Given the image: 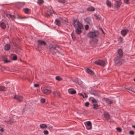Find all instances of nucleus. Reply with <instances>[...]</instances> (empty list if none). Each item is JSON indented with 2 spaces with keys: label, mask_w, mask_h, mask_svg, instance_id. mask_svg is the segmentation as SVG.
<instances>
[{
  "label": "nucleus",
  "mask_w": 135,
  "mask_h": 135,
  "mask_svg": "<svg viewBox=\"0 0 135 135\" xmlns=\"http://www.w3.org/2000/svg\"><path fill=\"white\" fill-rule=\"evenodd\" d=\"M73 23L74 27L75 28V32L78 35H80L82 32L81 29L83 28L82 24L79 22L78 20H73Z\"/></svg>",
  "instance_id": "1"
},
{
  "label": "nucleus",
  "mask_w": 135,
  "mask_h": 135,
  "mask_svg": "<svg viewBox=\"0 0 135 135\" xmlns=\"http://www.w3.org/2000/svg\"><path fill=\"white\" fill-rule=\"evenodd\" d=\"M61 49L57 45H54L50 46V51L51 53L54 55H55L57 56H59L61 55L60 51Z\"/></svg>",
  "instance_id": "2"
},
{
  "label": "nucleus",
  "mask_w": 135,
  "mask_h": 135,
  "mask_svg": "<svg viewBox=\"0 0 135 135\" xmlns=\"http://www.w3.org/2000/svg\"><path fill=\"white\" fill-rule=\"evenodd\" d=\"M99 35V33L98 31L95 30L93 32H90L88 33L87 36L90 38L97 37Z\"/></svg>",
  "instance_id": "3"
},
{
  "label": "nucleus",
  "mask_w": 135,
  "mask_h": 135,
  "mask_svg": "<svg viewBox=\"0 0 135 135\" xmlns=\"http://www.w3.org/2000/svg\"><path fill=\"white\" fill-rule=\"evenodd\" d=\"M41 90L43 93L47 95L49 94L51 92V90L47 86L42 87Z\"/></svg>",
  "instance_id": "4"
},
{
  "label": "nucleus",
  "mask_w": 135,
  "mask_h": 135,
  "mask_svg": "<svg viewBox=\"0 0 135 135\" xmlns=\"http://www.w3.org/2000/svg\"><path fill=\"white\" fill-rule=\"evenodd\" d=\"M119 57L117 56L114 59L115 64L118 66L121 65L124 62V60Z\"/></svg>",
  "instance_id": "5"
},
{
  "label": "nucleus",
  "mask_w": 135,
  "mask_h": 135,
  "mask_svg": "<svg viewBox=\"0 0 135 135\" xmlns=\"http://www.w3.org/2000/svg\"><path fill=\"white\" fill-rule=\"evenodd\" d=\"M38 50L40 51L42 50L41 46L42 45L45 46L46 44L45 42L42 40H38Z\"/></svg>",
  "instance_id": "6"
},
{
  "label": "nucleus",
  "mask_w": 135,
  "mask_h": 135,
  "mask_svg": "<svg viewBox=\"0 0 135 135\" xmlns=\"http://www.w3.org/2000/svg\"><path fill=\"white\" fill-rule=\"evenodd\" d=\"M94 63L95 64L102 66L105 65V62L104 61L101 60H97L95 61Z\"/></svg>",
  "instance_id": "7"
},
{
  "label": "nucleus",
  "mask_w": 135,
  "mask_h": 135,
  "mask_svg": "<svg viewBox=\"0 0 135 135\" xmlns=\"http://www.w3.org/2000/svg\"><path fill=\"white\" fill-rule=\"evenodd\" d=\"M121 4V2L120 1H116L115 3L114 4V7L118 9Z\"/></svg>",
  "instance_id": "8"
},
{
  "label": "nucleus",
  "mask_w": 135,
  "mask_h": 135,
  "mask_svg": "<svg viewBox=\"0 0 135 135\" xmlns=\"http://www.w3.org/2000/svg\"><path fill=\"white\" fill-rule=\"evenodd\" d=\"M6 16L11 20L14 21L16 18V16L14 15H12L11 14H6Z\"/></svg>",
  "instance_id": "9"
},
{
  "label": "nucleus",
  "mask_w": 135,
  "mask_h": 135,
  "mask_svg": "<svg viewBox=\"0 0 135 135\" xmlns=\"http://www.w3.org/2000/svg\"><path fill=\"white\" fill-rule=\"evenodd\" d=\"M53 94L54 97L59 98L60 97V94L58 91L55 90L53 91Z\"/></svg>",
  "instance_id": "10"
},
{
  "label": "nucleus",
  "mask_w": 135,
  "mask_h": 135,
  "mask_svg": "<svg viewBox=\"0 0 135 135\" xmlns=\"http://www.w3.org/2000/svg\"><path fill=\"white\" fill-rule=\"evenodd\" d=\"M85 124L87 129H90L91 128V124L90 122H87Z\"/></svg>",
  "instance_id": "11"
},
{
  "label": "nucleus",
  "mask_w": 135,
  "mask_h": 135,
  "mask_svg": "<svg viewBox=\"0 0 135 135\" xmlns=\"http://www.w3.org/2000/svg\"><path fill=\"white\" fill-rule=\"evenodd\" d=\"M14 98L17 99V100L19 102L21 101L23 99V98L22 97L18 95H15Z\"/></svg>",
  "instance_id": "12"
},
{
  "label": "nucleus",
  "mask_w": 135,
  "mask_h": 135,
  "mask_svg": "<svg viewBox=\"0 0 135 135\" xmlns=\"http://www.w3.org/2000/svg\"><path fill=\"white\" fill-rule=\"evenodd\" d=\"M2 60L4 61L5 63H7L10 62V60H8L7 58L5 56H3L2 57Z\"/></svg>",
  "instance_id": "13"
},
{
  "label": "nucleus",
  "mask_w": 135,
  "mask_h": 135,
  "mask_svg": "<svg viewBox=\"0 0 135 135\" xmlns=\"http://www.w3.org/2000/svg\"><path fill=\"white\" fill-rule=\"evenodd\" d=\"M118 52L119 55L118 57L122 58L123 56L122 50L121 49H119L118 50Z\"/></svg>",
  "instance_id": "14"
},
{
  "label": "nucleus",
  "mask_w": 135,
  "mask_h": 135,
  "mask_svg": "<svg viewBox=\"0 0 135 135\" xmlns=\"http://www.w3.org/2000/svg\"><path fill=\"white\" fill-rule=\"evenodd\" d=\"M69 93L71 94H74L76 93V91L73 89H69L68 90Z\"/></svg>",
  "instance_id": "15"
},
{
  "label": "nucleus",
  "mask_w": 135,
  "mask_h": 135,
  "mask_svg": "<svg viewBox=\"0 0 135 135\" xmlns=\"http://www.w3.org/2000/svg\"><path fill=\"white\" fill-rule=\"evenodd\" d=\"M128 32V30H123L121 31V33L122 35L124 36Z\"/></svg>",
  "instance_id": "16"
},
{
  "label": "nucleus",
  "mask_w": 135,
  "mask_h": 135,
  "mask_svg": "<svg viewBox=\"0 0 135 135\" xmlns=\"http://www.w3.org/2000/svg\"><path fill=\"white\" fill-rule=\"evenodd\" d=\"M84 20L86 22L89 24H91V21L90 18L87 17L84 19Z\"/></svg>",
  "instance_id": "17"
},
{
  "label": "nucleus",
  "mask_w": 135,
  "mask_h": 135,
  "mask_svg": "<svg viewBox=\"0 0 135 135\" xmlns=\"http://www.w3.org/2000/svg\"><path fill=\"white\" fill-rule=\"evenodd\" d=\"M7 88L3 85L0 86V91H4L6 90Z\"/></svg>",
  "instance_id": "18"
},
{
  "label": "nucleus",
  "mask_w": 135,
  "mask_h": 135,
  "mask_svg": "<svg viewBox=\"0 0 135 135\" xmlns=\"http://www.w3.org/2000/svg\"><path fill=\"white\" fill-rule=\"evenodd\" d=\"M52 12L51 10H48L47 11L46 14V16L47 17H48L50 15H52Z\"/></svg>",
  "instance_id": "19"
},
{
  "label": "nucleus",
  "mask_w": 135,
  "mask_h": 135,
  "mask_svg": "<svg viewBox=\"0 0 135 135\" xmlns=\"http://www.w3.org/2000/svg\"><path fill=\"white\" fill-rule=\"evenodd\" d=\"M5 122L7 123H8L12 124L15 122L16 121L14 120L13 119L11 118L10 119V120L9 121H5Z\"/></svg>",
  "instance_id": "20"
},
{
  "label": "nucleus",
  "mask_w": 135,
  "mask_h": 135,
  "mask_svg": "<svg viewBox=\"0 0 135 135\" xmlns=\"http://www.w3.org/2000/svg\"><path fill=\"white\" fill-rule=\"evenodd\" d=\"M105 118L107 120H108L110 118V116L108 113L105 112L104 114Z\"/></svg>",
  "instance_id": "21"
},
{
  "label": "nucleus",
  "mask_w": 135,
  "mask_h": 135,
  "mask_svg": "<svg viewBox=\"0 0 135 135\" xmlns=\"http://www.w3.org/2000/svg\"><path fill=\"white\" fill-rule=\"evenodd\" d=\"M10 48V46L9 44H7L5 45L4 46V50L6 51L9 50Z\"/></svg>",
  "instance_id": "22"
},
{
  "label": "nucleus",
  "mask_w": 135,
  "mask_h": 135,
  "mask_svg": "<svg viewBox=\"0 0 135 135\" xmlns=\"http://www.w3.org/2000/svg\"><path fill=\"white\" fill-rule=\"evenodd\" d=\"M86 71L88 73L90 74H92L93 73V71L88 68H87L86 69Z\"/></svg>",
  "instance_id": "23"
},
{
  "label": "nucleus",
  "mask_w": 135,
  "mask_h": 135,
  "mask_svg": "<svg viewBox=\"0 0 135 135\" xmlns=\"http://www.w3.org/2000/svg\"><path fill=\"white\" fill-rule=\"evenodd\" d=\"M1 27L3 29H4L6 27V25L5 23L3 22H1L0 24Z\"/></svg>",
  "instance_id": "24"
},
{
  "label": "nucleus",
  "mask_w": 135,
  "mask_h": 135,
  "mask_svg": "<svg viewBox=\"0 0 135 135\" xmlns=\"http://www.w3.org/2000/svg\"><path fill=\"white\" fill-rule=\"evenodd\" d=\"M40 127L41 128L44 129L47 128V126L46 124H43L40 125Z\"/></svg>",
  "instance_id": "25"
},
{
  "label": "nucleus",
  "mask_w": 135,
  "mask_h": 135,
  "mask_svg": "<svg viewBox=\"0 0 135 135\" xmlns=\"http://www.w3.org/2000/svg\"><path fill=\"white\" fill-rule=\"evenodd\" d=\"M87 10L88 11H94L95 10V8L93 7H91L87 9Z\"/></svg>",
  "instance_id": "26"
},
{
  "label": "nucleus",
  "mask_w": 135,
  "mask_h": 135,
  "mask_svg": "<svg viewBox=\"0 0 135 135\" xmlns=\"http://www.w3.org/2000/svg\"><path fill=\"white\" fill-rule=\"evenodd\" d=\"M55 24L58 26L60 25L61 24L60 21L58 19H57L55 20Z\"/></svg>",
  "instance_id": "27"
},
{
  "label": "nucleus",
  "mask_w": 135,
  "mask_h": 135,
  "mask_svg": "<svg viewBox=\"0 0 135 135\" xmlns=\"http://www.w3.org/2000/svg\"><path fill=\"white\" fill-rule=\"evenodd\" d=\"M106 4L108 6L110 7L111 6V3L110 1L108 0H107Z\"/></svg>",
  "instance_id": "28"
},
{
  "label": "nucleus",
  "mask_w": 135,
  "mask_h": 135,
  "mask_svg": "<svg viewBox=\"0 0 135 135\" xmlns=\"http://www.w3.org/2000/svg\"><path fill=\"white\" fill-rule=\"evenodd\" d=\"M93 108L94 109H97L98 107H99V106L97 104H94L93 105Z\"/></svg>",
  "instance_id": "29"
},
{
  "label": "nucleus",
  "mask_w": 135,
  "mask_h": 135,
  "mask_svg": "<svg viewBox=\"0 0 135 135\" xmlns=\"http://www.w3.org/2000/svg\"><path fill=\"white\" fill-rule=\"evenodd\" d=\"M126 89L135 93V91L134 90V89L131 87L126 88Z\"/></svg>",
  "instance_id": "30"
},
{
  "label": "nucleus",
  "mask_w": 135,
  "mask_h": 135,
  "mask_svg": "<svg viewBox=\"0 0 135 135\" xmlns=\"http://www.w3.org/2000/svg\"><path fill=\"white\" fill-rule=\"evenodd\" d=\"M18 3L19 6L22 7L25 4V2H19Z\"/></svg>",
  "instance_id": "31"
},
{
  "label": "nucleus",
  "mask_w": 135,
  "mask_h": 135,
  "mask_svg": "<svg viewBox=\"0 0 135 135\" xmlns=\"http://www.w3.org/2000/svg\"><path fill=\"white\" fill-rule=\"evenodd\" d=\"M55 79L56 80L58 81H61L62 79L59 76H56L55 78Z\"/></svg>",
  "instance_id": "32"
},
{
  "label": "nucleus",
  "mask_w": 135,
  "mask_h": 135,
  "mask_svg": "<svg viewBox=\"0 0 135 135\" xmlns=\"http://www.w3.org/2000/svg\"><path fill=\"white\" fill-rule=\"evenodd\" d=\"M84 94H85V96H84V95H83V94H82L81 93H79L78 94L80 96L83 97V98H84L85 97V98H87L88 96L86 95L85 93H84Z\"/></svg>",
  "instance_id": "33"
},
{
  "label": "nucleus",
  "mask_w": 135,
  "mask_h": 135,
  "mask_svg": "<svg viewBox=\"0 0 135 135\" xmlns=\"http://www.w3.org/2000/svg\"><path fill=\"white\" fill-rule=\"evenodd\" d=\"M29 9L27 8H25L24 9V11L26 13H28L29 11Z\"/></svg>",
  "instance_id": "34"
},
{
  "label": "nucleus",
  "mask_w": 135,
  "mask_h": 135,
  "mask_svg": "<svg viewBox=\"0 0 135 135\" xmlns=\"http://www.w3.org/2000/svg\"><path fill=\"white\" fill-rule=\"evenodd\" d=\"M58 1L59 2L62 3H64L66 2V0H58Z\"/></svg>",
  "instance_id": "35"
},
{
  "label": "nucleus",
  "mask_w": 135,
  "mask_h": 135,
  "mask_svg": "<svg viewBox=\"0 0 135 135\" xmlns=\"http://www.w3.org/2000/svg\"><path fill=\"white\" fill-rule=\"evenodd\" d=\"M44 1L43 0H38L37 3L38 4H41L43 3Z\"/></svg>",
  "instance_id": "36"
},
{
  "label": "nucleus",
  "mask_w": 135,
  "mask_h": 135,
  "mask_svg": "<svg viewBox=\"0 0 135 135\" xmlns=\"http://www.w3.org/2000/svg\"><path fill=\"white\" fill-rule=\"evenodd\" d=\"M116 130L117 131L119 132H121L122 131V129L119 127H118L116 128Z\"/></svg>",
  "instance_id": "37"
},
{
  "label": "nucleus",
  "mask_w": 135,
  "mask_h": 135,
  "mask_svg": "<svg viewBox=\"0 0 135 135\" xmlns=\"http://www.w3.org/2000/svg\"><path fill=\"white\" fill-rule=\"evenodd\" d=\"M43 133L45 135H48L49 134V132L47 130H45L43 131Z\"/></svg>",
  "instance_id": "38"
},
{
  "label": "nucleus",
  "mask_w": 135,
  "mask_h": 135,
  "mask_svg": "<svg viewBox=\"0 0 135 135\" xmlns=\"http://www.w3.org/2000/svg\"><path fill=\"white\" fill-rule=\"evenodd\" d=\"M17 59V56L15 55H14V56H13V59L14 60H16Z\"/></svg>",
  "instance_id": "39"
},
{
  "label": "nucleus",
  "mask_w": 135,
  "mask_h": 135,
  "mask_svg": "<svg viewBox=\"0 0 135 135\" xmlns=\"http://www.w3.org/2000/svg\"><path fill=\"white\" fill-rule=\"evenodd\" d=\"M106 100L107 101V102L108 103V104H112V101L109 100L107 99Z\"/></svg>",
  "instance_id": "40"
},
{
  "label": "nucleus",
  "mask_w": 135,
  "mask_h": 135,
  "mask_svg": "<svg viewBox=\"0 0 135 135\" xmlns=\"http://www.w3.org/2000/svg\"><path fill=\"white\" fill-rule=\"evenodd\" d=\"M71 36L73 40H75V37L74 35L73 34V33H71Z\"/></svg>",
  "instance_id": "41"
},
{
  "label": "nucleus",
  "mask_w": 135,
  "mask_h": 135,
  "mask_svg": "<svg viewBox=\"0 0 135 135\" xmlns=\"http://www.w3.org/2000/svg\"><path fill=\"white\" fill-rule=\"evenodd\" d=\"M91 101L93 103H97V100L95 99H93Z\"/></svg>",
  "instance_id": "42"
},
{
  "label": "nucleus",
  "mask_w": 135,
  "mask_h": 135,
  "mask_svg": "<svg viewBox=\"0 0 135 135\" xmlns=\"http://www.w3.org/2000/svg\"><path fill=\"white\" fill-rule=\"evenodd\" d=\"M41 102L43 103H44L45 101V100L44 98H41Z\"/></svg>",
  "instance_id": "43"
},
{
  "label": "nucleus",
  "mask_w": 135,
  "mask_h": 135,
  "mask_svg": "<svg viewBox=\"0 0 135 135\" xmlns=\"http://www.w3.org/2000/svg\"><path fill=\"white\" fill-rule=\"evenodd\" d=\"M89 104V103L88 102H86L85 103V105L86 107H88Z\"/></svg>",
  "instance_id": "44"
},
{
  "label": "nucleus",
  "mask_w": 135,
  "mask_h": 135,
  "mask_svg": "<svg viewBox=\"0 0 135 135\" xmlns=\"http://www.w3.org/2000/svg\"><path fill=\"white\" fill-rule=\"evenodd\" d=\"M129 133L130 134L133 135L134 134V132L132 131H130L129 132Z\"/></svg>",
  "instance_id": "45"
},
{
  "label": "nucleus",
  "mask_w": 135,
  "mask_h": 135,
  "mask_svg": "<svg viewBox=\"0 0 135 135\" xmlns=\"http://www.w3.org/2000/svg\"><path fill=\"white\" fill-rule=\"evenodd\" d=\"M91 94H93V95H95V96H99V95H98V94H97V93H91Z\"/></svg>",
  "instance_id": "46"
},
{
  "label": "nucleus",
  "mask_w": 135,
  "mask_h": 135,
  "mask_svg": "<svg viewBox=\"0 0 135 135\" xmlns=\"http://www.w3.org/2000/svg\"><path fill=\"white\" fill-rule=\"evenodd\" d=\"M47 128L51 130L52 129V126H49L47 127Z\"/></svg>",
  "instance_id": "47"
},
{
  "label": "nucleus",
  "mask_w": 135,
  "mask_h": 135,
  "mask_svg": "<svg viewBox=\"0 0 135 135\" xmlns=\"http://www.w3.org/2000/svg\"><path fill=\"white\" fill-rule=\"evenodd\" d=\"M94 16L96 17V19L97 20H100V18L96 15H94Z\"/></svg>",
  "instance_id": "48"
},
{
  "label": "nucleus",
  "mask_w": 135,
  "mask_h": 135,
  "mask_svg": "<svg viewBox=\"0 0 135 135\" xmlns=\"http://www.w3.org/2000/svg\"><path fill=\"white\" fill-rule=\"evenodd\" d=\"M89 28V26L88 25H86L85 26V29L87 30Z\"/></svg>",
  "instance_id": "49"
},
{
  "label": "nucleus",
  "mask_w": 135,
  "mask_h": 135,
  "mask_svg": "<svg viewBox=\"0 0 135 135\" xmlns=\"http://www.w3.org/2000/svg\"><path fill=\"white\" fill-rule=\"evenodd\" d=\"M0 131L1 132H3L4 131V129H3V128L2 127H1L0 126Z\"/></svg>",
  "instance_id": "50"
},
{
  "label": "nucleus",
  "mask_w": 135,
  "mask_h": 135,
  "mask_svg": "<svg viewBox=\"0 0 135 135\" xmlns=\"http://www.w3.org/2000/svg\"><path fill=\"white\" fill-rule=\"evenodd\" d=\"M34 85L35 87H38L39 86V85L37 84H34Z\"/></svg>",
  "instance_id": "51"
},
{
  "label": "nucleus",
  "mask_w": 135,
  "mask_h": 135,
  "mask_svg": "<svg viewBox=\"0 0 135 135\" xmlns=\"http://www.w3.org/2000/svg\"><path fill=\"white\" fill-rule=\"evenodd\" d=\"M124 2L126 3H128L129 2V0H124Z\"/></svg>",
  "instance_id": "52"
},
{
  "label": "nucleus",
  "mask_w": 135,
  "mask_h": 135,
  "mask_svg": "<svg viewBox=\"0 0 135 135\" xmlns=\"http://www.w3.org/2000/svg\"><path fill=\"white\" fill-rule=\"evenodd\" d=\"M79 81V80H78V79H75V80H73V81L75 82L78 83V81Z\"/></svg>",
  "instance_id": "53"
},
{
  "label": "nucleus",
  "mask_w": 135,
  "mask_h": 135,
  "mask_svg": "<svg viewBox=\"0 0 135 135\" xmlns=\"http://www.w3.org/2000/svg\"><path fill=\"white\" fill-rule=\"evenodd\" d=\"M101 30L102 31V32L103 33V34H104V32L103 31V30H102V28H101Z\"/></svg>",
  "instance_id": "54"
},
{
  "label": "nucleus",
  "mask_w": 135,
  "mask_h": 135,
  "mask_svg": "<svg viewBox=\"0 0 135 135\" xmlns=\"http://www.w3.org/2000/svg\"><path fill=\"white\" fill-rule=\"evenodd\" d=\"M132 127H133L134 128H135V126H132Z\"/></svg>",
  "instance_id": "55"
},
{
  "label": "nucleus",
  "mask_w": 135,
  "mask_h": 135,
  "mask_svg": "<svg viewBox=\"0 0 135 135\" xmlns=\"http://www.w3.org/2000/svg\"><path fill=\"white\" fill-rule=\"evenodd\" d=\"M120 38L121 40H122V38L121 37H120Z\"/></svg>",
  "instance_id": "56"
},
{
  "label": "nucleus",
  "mask_w": 135,
  "mask_h": 135,
  "mask_svg": "<svg viewBox=\"0 0 135 135\" xmlns=\"http://www.w3.org/2000/svg\"><path fill=\"white\" fill-rule=\"evenodd\" d=\"M134 81H135V79L134 78L133 79Z\"/></svg>",
  "instance_id": "57"
},
{
  "label": "nucleus",
  "mask_w": 135,
  "mask_h": 135,
  "mask_svg": "<svg viewBox=\"0 0 135 135\" xmlns=\"http://www.w3.org/2000/svg\"><path fill=\"white\" fill-rule=\"evenodd\" d=\"M0 135H2V134L1 133H0Z\"/></svg>",
  "instance_id": "58"
}]
</instances>
